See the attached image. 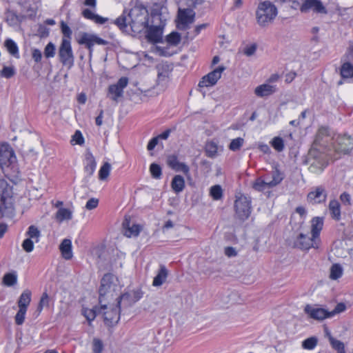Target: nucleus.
<instances>
[{"mask_svg":"<svg viewBox=\"0 0 353 353\" xmlns=\"http://www.w3.org/2000/svg\"><path fill=\"white\" fill-rule=\"evenodd\" d=\"M168 43L172 46H176L181 41V35L177 32H172L165 39Z\"/></svg>","mask_w":353,"mask_h":353,"instance_id":"42","label":"nucleus"},{"mask_svg":"<svg viewBox=\"0 0 353 353\" xmlns=\"http://www.w3.org/2000/svg\"><path fill=\"white\" fill-rule=\"evenodd\" d=\"M72 141H74L76 144L81 145L84 143V138L82 133L79 130H77L72 136Z\"/></svg>","mask_w":353,"mask_h":353,"instance_id":"58","label":"nucleus"},{"mask_svg":"<svg viewBox=\"0 0 353 353\" xmlns=\"http://www.w3.org/2000/svg\"><path fill=\"white\" fill-rule=\"evenodd\" d=\"M171 187L175 193L182 192L185 188V180L181 175H176L173 177Z\"/></svg>","mask_w":353,"mask_h":353,"instance_id":"28","label":"nucleus"},{"mask_svg":"<svg viewBox=\"0 0 353 353\" xmlns=\"http://www.w3.org/2000/svg\"><path fill=\"white\" fill-rule=\"evenodd\" d=\"M4 46L11 55L15 58H19V48L12 39H7L4 42Z\"/></svg>","mask_w":353,"mask_h":353,"instance_id":"32","label":"nucleus"},{"mask_svg":"<svg viewBox=\"0 0 353 353\" xmlns=\"http://www.w3.org/2000/svg\"><path fill=\"white\" fill-rule=\"evenodd\" d=\"M118 306L121 307V304L123 305L124 307H128L134 304L132 295L130 292H125L119 297L117 298Z\"/></svg>","mask_w":353,"mask_h":353,"instance_id":"31","label":"nucleus"},{"mask_svg":"<svg viewBox=\"0 0 353 353\" xmlns=\"http://www.w3.org/2000/svg\"><path fill=\"white\" fill-rule=\"evenodd\" d=\"M123 228L125 229V235L128 237L137 236L141 230L139 225L134 224L131 227L130 226V222L126 219L123 223Z\"/></svg>","mask_w":353,"mask_h":353,"instance_id":"26","label":"nucleus"},{"mask_svg":"<svg viewBox=\"0 0 353 353\" xmlns=\"http://www.w3.org/2000/svg\"><path fill=\"white\" fill-rule=\"evenodd\" d=\"M27 310L23 308H19L17 312L14 319L15 323L18 325H21L23 323Z\"/></svg>","mask_w":353,"mask_h":353,"instance_id":"48","label":"nucleus"},{"mask_svg":"<svg viewBox=\"0 0 353 353\" xmlns=\"http://www.w3.org/2000/svg\"><path fill=\"white\" fill-rule=\"evenodd\" d=\"M276 90L275 85L264 83L257 86L254 90V94L259 97H268Z\"/></svg>","mask_w":353,"mask_h":353,"instance_id":"19","label":"nucleus"},{"mask_svg":"<svg viewBox=\"0 0 353 353\" xmlns=\"http://www.w3.org/2000/svg\"><path fill=\"white\" fill-rule=\"evenodd\" d=\"M146 38L152 43H159L163 42V30L160 26H150L146 28Z\"/></svg>","mask_w":353,"mask_h":353,"instance_id":"16","label":"nucleus"},{"mask_svg":"<svg viewBox=\"0 0 353 353\" xmlns=\"http://www.w3.org/2000/svg\"><path fill=\"white\" fill-rule=\"evenodd\" d=\"M59 249L61 250L62 256L65 260H70L72 259V242L70 239H63L59 245Z\"/></svg>","mask_w":353,"mask_h":353,"instance_id":"23","label":"nucleus"},{"mask_svg":"<svg viewBox=\"0 0 353 353\" xmlns=\"http://www.w3.org/2000/svg\"><path fill=\"white\" fill-rule=\"evenodd\" d=\"M318 344V339L316 336H311L302 342V347L305 350H314Z\"/></svg>","mask_w":353,"mask_h":353,"instance_id":"38","label":"nucleus"},{"mask_svg":"<svg viewBox=\"0 0 353 353\" xmlns=\"http://www.w3.org/2000/svg\"><path fill=\"white\" fill-rule=\"evenodd\" d=\"M120 310L121 307L118 306V303L115 307H113L111 311L104 312V321L109 323H112L114 322H118L120 319Z\"/></svg>","mask_w":353,"mask_h":353,"instance_id":"21","label":"nucleus"},{"mask_svg":"<svg viewBox=\"0 0 353 353\" xmlns=\"http://www.w3.org/2000/svg\"><path fill=\"white\" fill-rule=\"evenodd\" d=\"M343 274V268L341 265L335 263L332 265L330 269V277L333 280H336L341 277Z\"/></svg>","mask_w":353,"mask_h":353,"instance_id":"40","label":"nucleus"},{"mask_svg":"<svg viewBox=\"0 0 353 353\" xmlns=\"http://www.w3.org/2000/svg\"><path fill=\"white\" fill-rule=\"evenodd\" d=\"M271 145L278 152H281L284 149V141L280 137H274L271 141Z\"/></svg>","mask_w":353,"mask_h":353,"instance_id":"47","label":"nucleus"},{"mask_svg":"<svg viewBox=\"0 0 353 353\" xmlns=\"http://www.w3.org/2000/svg\"><path fill=\"white\" fill-rule=\"evenodd\" d=\"M103 348V344L101 340L94 338L92 342L93 353H101Z\"/></svg>","mask_w":353,"mask_h":353,"instance_id":"52","label":"nucleus"},{"mask_svg":"<svg viewBox=\"0 0 353 353\" xmlns=\"http://www.w3.org/2000/svg\"><path fill=\"white\" fill-rule=\"evenodd\" d=\"M234 209L240 220H246L251 213V201L245 196H241L235 200Z\"/></svg>","mask_w":353,"mask_h":353,"instance_id":"7","label":"nucleus"},{"mask_svg":"<svg viewBox=\"0 0 353 353\" xmlns=\"http://www.w3.org/2000/svg\"><path fill=\"white\" fill-rule=\"evenodd\" d=\"M32 57L36 63H39L42 59L41 51L37 48L32 50Z\"/></svg>","mask_w":353,"mask_h":353,"instance_id":"64","label":"nucleus"},{"mask_svg":"<svg viewBox=\"0 0 353 353\" xmlns=\"http://www.w3.org/2000/svg\"><path fill=\"white\" fill-rule=\"evenodd\" d=\"M225 68L220 65L208 74L202 77L199 83V87H210L214 85L221 77V73L225 70Z\"/></svg>","mask_w":353,"mask_h":353,"instance_id":"11","label":"nucleus"},{"mask_svg":"<svg viewBox=\"0 0 353 353\" xmlns=\"http://www.w3.org/2000/svg\"><path fill=\"white\" fill-rule=\"evenodd\" d=\"M327 196V191L322 185L315 187L313 190L309 192L307 199L313 203H323L326 201Z\"/></svg>","mask_w":353,"mask_h":353,"instance_id":"14","label":"nucleus"},{"mask_svg":"<svg viewBox=\"0 0 353 353\" xmlns=\"http://www.w3.org/2000/svg\"><path fill=\"white\" fill-rule=\"evenodd\" d=\"M304 312L310 318L318 321L331 318L330 311L321 307H315L310 304L305 305Z\"/></svg>","mask_w":353,"mask_h":353,"instance_id":"13","label":"nucleus"},{"mask_svg":"<svg viewBox=\"0 0 353 353\" xmlns=\"http://www.w3.org/2000/svg\"><path fill=\"white\" fill-rule=\"evenodd\" d=\"M17 157L13 149L8 143L0 144V167L6 173L8 169L16 168Z\"/></svg>","mask_w":353,"mask_h":353,"instance_id":"4","label":"nucleus"},{"mask_svg":"<svg viewBox=\"0 0 353 353\" xmlns=\"http://www.w3.org/2000/svg\"><path fill=\"white\" fill-rule=\"evenodd\" d=\"M149 19L146 7L141 3H136L128 12L124 10L113 23L123 33L139 34L148 28Z\"/></svg>","mask_w":353,"mask_h":353,"instance_id":"1","label":"nucleus"},{"mask_svg":"<svg viewBox=\"0 0 353 353\" xmlns=\"http://www.w3.org/2000/svg\"><path fill=\"white\" fill-rule=\"evenodd\" d=\"M244 142L243 139L239 137L234 139H232L230 143L229 148L232 151L239 150L241 147L243 145Z\"/></svg>","mask_w":353,"mask_h":353,"instance_id":"49","label":"nucleus"},{"mask_svg":"<svg viewBox=\"0 0 353 353\" xmlns=\"http://www.w3.org/2000/svg\"><path fill=\"white\" fill-rule=\"evenodd\" d=\"M278 14L275 5L270 1L260 2L256 11L257 23L261 27H266L272 23Z\"/></svg>","mask_w":353,"mask_h":353,"instance_id":"3","label":"nucleus"},{"mask_svg":"<svg viewBox=\"0 0 353 353\" xmlns=\"http://www.w3.org/2000/svg\"><path fill=\"white\" fill-rule=\"evenodd\" d=\"M78 43L80 45L85 46L89 50L90 55L92 54L93 52V46L95 44L105 46L108 43L106 40L99 37L97 35L87 32H83L81 34V37L78 40Z\"/></svg>","mask_w":353,"mask_h":353,"instance_id":"9","label":"nucleus"},{"mask_svg":"<svg viewBox=\"0 0 353 353\" xmlns=\"http://www.w3.org/2000/svg\"><path fill=\"white\" fill-rule=\"evenodd\" d=\"M323 227V218L315 216L311 221V234L316 239H320V233Z\"/></svg>","mask_w":353,"mask_h":353,"instance_id":"18","label":"nucleus"},{"mask_svg":"<svg viewBox=\"0 0 353 353\" xmlns=\"http://www.w3.org/2000/svg\"><path fill=\"white\" fill-rule=\"evenodd\" d=\"M329 341L332 347L338 353H345V345L342 341L334 339L331 335L329 336Z\"/></svg>","mask_w":353,"mask_h":353,"instance_id":"33","label":"nucleus"},{"mask_svg":"<svg viewBox=\"0 0 353 353\" xmlns=\"http://www.w3.org/2000/svg\"><path fill=\"white\" fill-rule=\"evenodd\" d=\"M4 285L12 286L17 282V275L15 272L6 273L3 278Z\"/></svg>","mask_w":353,"mask_h":353,"instance_id":"37","label":"nucleus"},{"mask_svg":"<svg viewBox=\"0 0 353 353\" xmlns=\"http://www.w3.org/2000/svg\"><path fill=\"white\" fill-rule=\"evenodd\" d=\"M168 275V270L166 267L161 264L157 274L154 276L152 285L155 287L161 286L166 280Z\"/></svg>","mask_w":353,"mask_h":353,"instance_id":"20","label":"nucleus"},{"mask_svg":"<svg viewBox=\"0 0 353 353\" xmlns=\"http://www.w3.org/2000/svg\"><path fill=\"white\" fill-rule=\"evenodd\" d=\"M174 170L176 172H182L186 176H188L190 172V168L188 165L181 162L179 163V164L178 165V166H176V168H174Z\"/></svg>","mask_w":353,"mask_h":353,"instance_id":"61","label":"nucleus"},{"mask_svg":"<svg viewBox=\"0 0 353 353\" xmlns=\"http://www.w3.org/2000/svg\"><path fill=\"white\" fill-rule=\"evenodd\" d=\"M32 292L30 290H25L20 295L17 301L19 308L28 309L30 303Z\"/></svg>","mask_w":353,"mask_h":353,"instance_id":"25","label":"nucleus"},{"mask_svg":"<svg viewBox=\"0 0 353 353\" xmlns=\"http://www.w3.org/2000/svg\"><path fill=\"white\" fill-rule=\"evenodd\" d=\"M99 204V200L95 198H92L89 199L85 205V208L88 210H91L95 209Z\"/></svg>","mask_w":353,"mask_h":353,"instance_id":"63","label":"nucleus"},{"mask_svg":"<svg viewBox=\"0 0 353 353\" xmlns=\"http://www.w3.org/2000/svg\"><path fill=\"white\" fill-rule=\"evenodd\" d=\"M16 74V70L14 66H4L1 70V76L6 79H10Z\"/></svg>","mask_w":353,"mask_h":353,"instance_id":"45","label":"nucleus"},{"mask_svg":"<svg viewBox=\"0 0 353 353\" xmlns=\"http://www.w3.org/2000/svg\"><path fill=\"white\" fill-rule=\"evenodd\" d=\"M218 147L215 142L210 141L205 145V152L210 158H214L217 153Z\"/></svg>","mask_w":353,"mask_h":353,"instance_id":"36","label":"nucleus"},{"mask_svg":"<svg viewBox=\"0 0 353 353\" xmlns=\"http://www.w3.org/2000/svg\"><path fill=\"white\" fill-rule=\"evenodd\" d=\"M57 219L59 222L64 220H70L72 218V212L67 208H60L57 212Z\"/></svg>","mask_w":353,"mask_h":353,"instance_id":"35","label":"nucleus"},{"mask_svg":"<svg viewBox=\"0 0 353 353\" xmlns=\"http://www.w3.org/2000/svg\"><path fill=\"white\" fill-rule=\"evenodd\" d=\"M252 188L258 192L272 188V187H269V174H266L263 179L262 177L257 178L253 183Z\"/></svg>","mask_w":353,"mask_h":353,"instance_id":"24","label":"nucleus"},{"mask_svg":"<svg viewBox=\"0 0 353 353\" xmlns=\"http://www.w3.org/2000/svg\"><path fill=\"white\" fill-rule=\"evenodd\" d=\"M17 21V16L14 12L8 11L6 14V21L10 26H13Z\"/></svg>","mask_w":353,"mask_h":353,"instance_id":"57","label":"nucleus"},{"mask_svg":"<svg viewBox=\"0 0 353 353\" xmlns=\"http://www.w3.org/2000/svg\"><path fill=\"white\" fill-rule=\"evenodd\" d=\"M150 171L151 172V175L154 179H159L161 178L162 175L161 168L159 165L157 163H152L150 166Z\"/></svg>","mask_w":353,"mask_h":353,"instance_id":"44","label":"nucleus"},{"mask_svg":"<svg viewBox=\"0 0 353 353\" xmlns=\"http://www.w3.org/2000/svg\"><path fill=\"white\" fill-rule=\"evenodd\" d=\"M179 161L178 160V158L176 155H171L169 156L168 158V165L173 170L178 166L179 164Z\"/></svg>","mask_w":353,"mask_h":353,"instance_id":"60","label":"nucleus"},{"mask_svg":"<svg viewBox=\"0 0 353 353\" xmlns=\"http://www.w3.org/2000/svg\"><path fill=\"white\" fill-rule=\"evenodd\" d=\"M337 144L336 150L345 154L350 152L353 149V139L346 135L338 137Z\"/></svg>","mask_w":353,"mask_h":353,"instance_id":"17","label":"nucleus"},{"mask_svg":"<svg viewBox=\"0 0 353 353\" xmlns=\"http://www.w3.org/2000/svg\"><path fill=\"white\" fill-rule=\"evenodd\" d=\"M157 69L158 71V79L159 81H164L168 78L172 71V68L167 63L158 65Z\"/></svg>","mask_w":353,"mask_h":353,"instance_id":"29","label":"nucleus"},{"mask_svg":"<svg viewBox=\"0 0 353 353\" xmlns=\"http://www.w3.org/2000/svg\"><path fill=\"white\" fill-rule=\"evenodd\" d=\"M312 10L314 13L326 14L327 10L320 0H305L300 7V11L307 13Z\"/></svg>","mask_w":353,"mask_h":353,"instance_id":"10","label":"nucleus"},{"mask_svg":"<svg viewBox=\"0 0 353 353\" xmlns=\"http://www.w3.org/2000/svg\"><path fill=\"white\" fill-rule=\"evenodd\" d=\"M50 302V298L46 292L42 294V296L40 299L39 303L37 306V311L41 312L44 307H48Z\"/></svg>","mask_w":353,"mask_h":353,"instance_id":"46","label":"nucleus"},{"mask_svg":"<svg viewBox=\"0 0 353 353\" xmlns=\"http://www.w3.org/2000/svg\"><path fill=\"white\" fill-rule=\"evenodd\" d=\"M193 8H179L178 10V25L177 27L181 30H186L190 28L191 24L195 21L196 13Z\"/></svg>","mask_w":353,"mask_h":353,"instance_id":"6","label":"nucleus"},{"mask_svg":"<svg viewBox=\"0 0 353 353\" xmlns=\"http://www.w3.org/2000/svg\"><path fill=\"white\" fill-rule=\"evenodd\" d=\"M58 55L60 62L68 69L73 67L74 57L73 54L70 41L63 38L59 48Z\"/></svg>","mask_w":353,"mask_h":353,"instance_id":"5","label":"nucleus"},{"mask_svg":"<svg viewBox=\"0 0 353 353\" xmlns=\"http://www.w3.org/2000/svg\"><path fill=\"white\" fill-rule=\"evenodd\" d=\"M128 84V78L126 77H121L117 83L110 85L108 87V93L110 94L112 100L117 101L119 97L123 94V89Z\"/></svg>","mask_w":353,"mask_h":353,"instance_id":"12","label":"nucleus"},{"mask_svg":"<svg viewBox=\"0 0 353 353\" xmlns=\"http://www.w3.org/2000/svg\"><path fill=\"white\" fill-rule=\"evenodd\" d=\"M55 46L52 43H48L44 49V56L46 58H52L55 55Z\"/></svg>","mask_w":353,"mask_h":353,"instance_id":"50","label":"nucleus"},{"mask_svg":"<svg viewBox=\"0 0 353 353\" xmlns=\"http://www.w3.org/2000/svg\"><path fill=\"white\" fill-rule=\"evenodd\" d=\"M340 200L345 205H351V196L346 192H343L340 195Z\"/></svg>","mask_w":353,"mask_h":353,"instance_id":"62","label":"nucleus"},{"mask_svg":"<svg viewBox=\"0 0 353 353\" xmlns=\"http://www.w3.org/2000/svg\"><path fill=\"white\" fill-rule=\"evenodd\" d=\"M117 283V278L111 273H107L102 277L99 290V301L101 310L107 309L106 301L109 299H112L119 292L120 287Z\"/></svg>","mask_w":353,"mask_h":353,"instance_id":"2","label":"nucleus"},{"mask_svg":"<svg viewBox=\"0 0 353 353\" xmlns=\"http://www.w3.org/2000/svg\"><path fill=\"white\" fill-rule=\"evenodd\" d=\"M61 32L63 34V38L68 39L70 40V39L72 36V30L70 29V28L64 21H61Z\"/></svg>","mask_w":353,"mask_h":353,"instance_id":"53","label":"nucleus"},{"mask_svg":"<svg viewBox=\"0 0 353 353\" xmlns=\"http://www.w3.org/2000/svg\"><path fill=\"white\" fill-rule=\"evenodd\" d=\"M257 49V45L256 43H252L250 46H247L245 47L243 50V53L248 57H251L256 52Z\"/></svg>","mask_w":353,"mask_h":353,"instance_id":"56","label":"nucleus"},{"mask_svg":"<svg viewBox=\"0 0 353 353\" xmlns=\"http://www.w3.org/2000/svg\"><path fill=\"white\" fill-rule=\"evenodd\" d=\"M83 165L86 176H92L97 168V161L90 150H87L84 154Z\"/></svg>","mask_w":353,"mask_h":353,"instance_id":"15","label":"nucleus"},{"mask_svg":"<svg viewBox=\"0 0 353 353\" xmlns=\"http://www.w3.org/2000/svg\"><path fill=\"white\" fill-rule=\"evenodd\" d=\"M321 244L320 239L310 237L307 234L300 233L294 242V247L302 250H308L310 248L319 249Z\"/></svg>","mask_w":353,"mask_h":353,"instance_id":"8","label":"nucleus"},{"mask_svg":"<svg viewBox=\"0 0 353 353\" xmlns=\"http://www.w3.org/2000/svg\"><path fill=\"white\" fill-rule=\"evenodd\" d=\"M110 170L111 165L108 162H105L99 171V179L100 180L106 179L110 174Z\"/></svg>","mask_w":353,"mask_h":353,"instance_id":"41","label":"nucleus"},{"mask_svg":"<svg viewBox=\"0 0 353 353\" xmlns=\"http://www.w3.org/2000/svg\"><path fill=\"white\" fill-rule=\"evenodd\" d=\"M183 6L196 8L197 6L203 3L204 0H180Z\"/></svg>","mask_w":353,"mask_h":353,"instance_id":"51","label":"nucleus"},{"mask_svg":"<svg viewBox=\"0 0 353 353\" xmlns=\"http://www.w3.org/2000/svg\"><path fill=\"white\" fill-rule=\"evenodd\" d=\"M284 179V174L279 170L276 168L270 173L269 176V187H275L283 181Z\"/></svg>","mask_w":353,"mask_h":353,"instance_id":"27","label":"nucleus"},{"mask_svg":"<svg viewBox=\"0 0 353 353\" xmlns=\"http://www.w3.org/2000/svg\"><path fill=\"white\" fill-rule=\"evenodd\" d=\"M328 209L331 217L336 220L339 221L341 218V205L336 199H332L330 201Z\"/></svg>","mask_w":353,"mask_h":353,"instance_id":"22","label":"nucleus"},{"mask_svg":"<svg viewBox=\"0 0 353 353\" xmlns=\"http://www.w3.org/2000/svg\"><path fill=\"white\" fill-rule=\"evenodd\" d=\"M340 74L343 79L353 78V63H343L340 69Z\"/></svg>","mask_w":353,"mask_h":353,"instance_id":"30","label":"nucleus"},{"mask_svg":"<svg viewBox=\"0 0 353 353\" xmlns=\"http://www.w3.org/2000/svg\"><path fill=\"white\" fill-rule=\"evenodd\" d=\"M7 183L5 181L0 183V216H3V209L6 208L5 204L6 201V196L5 195V187Z\"/></svg>","mask_w":353,"mask_h":353,"instance_id":"34","label":"nucleus"},{"mask_svg":"<svg viewBox=\"0 0 353 353\" xmlns=\"http://www.w3.org/2000/svg\"><path fill=\"white\" fill-rule=\"evenodd\" d=\"M26 235L28 236V239H35V241L37 243L39 241L41 232L36 226L32 225L29 226L28 231L26 232Z\"/></svg>","mask_w":353,"mask_h":353,"instance_id":"43","label":"nucleus"},{"mask_svg":"<svg viewBox=\"0 0 353 353\" xmlns=\"http://www.w3.org/2000/svg\"><path fill=\"white\" fill-rule=\"evenodd\" d=\"M345 310H346V306H345V303H338L336 305L335 308L332 311L330 312L331 318L333 317L336 314H339L341 312H344Z\"/></svg>","mask_w":353,"mask_h":353,"instance_id":"59","label":"nucleus"},{"mask_svg":"<svg viewBox=\"0 0 353 353\" xmlns=\"http://www.w3.org/2000/svg\"><path fill=\"white\" fill-rule=\"evenodd\" d=\"M83 315L86 318L88 321H93L96 317V310H90L88 308L83 309Z\"/></svg>","mask_w":353,"mask_h":353,"instance_id":"54","label":"nucleus"},{"mask_svg":"<svg viewBox=\"0 0 353 353\" xmlns=\"http://www.w3.org/2000/svg\"><path fill=\"white\" fill-rule=\"evenodd\" d=\"M210 195L215 201L220 200L223 197V190L221 186L220 185L212 186L210 190Z\"/></svg>","mask_w":353,"mask_h":353,"instance_id":"39","label":"nucleus"},{"mask_svg":"<svg viewBox=\"0 0 353 353\" xmlns=\"http://www.w3.org/2000/svg\"><path fill=\"white\" fill-rule=\"evenodd\" d=\"M21 246L26 252H30L34 250V242L32 239L27 238L23 241Z\"/></svg>","mask_w":353,"mask_h":353,"instance_id":"55","label":"nucleus"}]
</instances>
